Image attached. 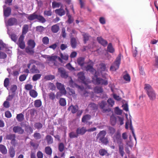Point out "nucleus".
<instances>
[{
    "label": "nucleus",
    "mask_w": 158,
    "mask_h": 158,
    "mask_svg": "<svg viewBox=\"0 0 158 158\" xmlns=\"http://www.w3.org/2000/svg\"><path fill=\"white\" fill-rule=\"evenodd\" d=\"M144 86V89L146 91L147 94L150 99L151 100H154L156 98V94L151 86L148 84H145Z\"/></svg>",
    "instance_id": "obj_1"
},
{
    "label": "nucleus",
    "mask_w": 158,
    "mask_h": 158,
    "mask_svg": "<svg viewBox=\"0 0 158 158\" xmlns=\"http://www.w3.org/2000/svg\"><path fill=\"white\" fill-rule=\"evenodd\" d=\"M27 19L30 21H32L35 19L38 20L39 22L44 23L46 22V20L42 15H38L35 13L29 15L27 17Z\"/></svg>",
    "instance_id": "obj_2"
},
{
    "label": "nucleus",
    "mask_w": 158,
    "mask_h": 158,
    "mask_svg": "<svg viewBox=\"0 0 158 158\" xmlns=\"http://www.w3.org/2000/svg\"><path fill=\"white\" fill-rule=\"evenodd\" d=\"M57 56H48L46 57L47 63L48 65L52 67L58 66L59 63L56 60Z\"/></svg>",
    "instance_id": "obj_3"
},
{
    "label": "nucleus",
    "mask_w": 158,
    "mask_h": 158,
    "mask_svg": "<svg viewBox=\"0 0 158 158\" xmlns=\"http://www.w3.org/2000/svg\"><path fill=\"white\" fill-rule=\"evenodd\" d=\"M121 54H118L116 58L115 61L110 66V71H114L118 69L121 62Z\"/></svg>",
    "instance_id": "obj_4"
},
{
    "label": "nucleus",
    "mask_w": 158,
    "mask_h": 158,
    "mask_svg": "<svg viewBox=\"0 0 158 158\" xmlns=\"http://www.w3.org/2000/svg\"><path fill=\"white\" fill-rule=\"evenodd\" d=\"M92 81L95 85H106L108 84V81L103 79L101 77L95 76V77L93 78Z\"/></svg>",
    "instance_id": "obj_5"
},
{
    "label": "nucleus",
    "mask_w": 158,
    "mask_h": 158,
    "mask_svg": "<svg viewBox=\"0 0 158 158\" xmlns=\"http://www.w3.org/2000/svg\"><path fill=\"white\" fill-rule=\"evenodd\" d=\"M114 142H116L118 144L122 143V140L121 138V134L118 131L116 132L112 136Z\"/></svg>",
    "instance_id": "obj_6"
},
{
    "label": "nucleus",
    "mask_w": 158,
    "mask_h": 158,
    "mask_svg": "<svg viewBox=\"0 0 158 158\" xmlns=\"http://www.w3.org/2000/svg\"><path fill=\"white\" fill-rule=\"evenodd\" d=\"M24 36L21 35L19 38L17 44L19 47L21 49H24L25 47V43L24 41Z\"/></svg>",
    "instance_id": "obj_7"
},
{
    "label": "nucleus",
    "mask_w": 158,
    "mask_h": 158,
    "mask_svg": "<svg viewBox=\"0 0 158 158\" xmlns=\"http://www.w3.org/2000/svg\"><path fill=\"white\" fill-rule=\"evenodd\" d=\"M106 105V102L104 101H102L99 103L100 108L102 109V112L103 113H108L111 112V109L109 108L106 109H104V108Z\"/></svg>",
    "instance_id": "obj_8"
},
{
    "label": "nucleus",
    "mask_w": 158,
    "mask_h": 158,
    "mask_svg": "<svg viewBox=\"0 0 158 158\" xmlns=\"http://www.w3.org/2000/svg\"><path fill=\"white\" fill-rule=\"evenodd\" d=\"M6 139L11 140L10 143L13 145L15 146L16 140L15 139L16 135L15 134H10L6 136Z\"/></svg>",
    "instance_id": "obj_9"
},
{
    "label": "nucleus",
    "mask_w": 158,
    "mask_h": 158,
    "mask_svg": "<svg viewBox=\"0 0 158 158\" xmlns=\"http://www.w3.org/2000/svg\"><path fill=\"white\" fill-rule=\"evenodd\" d=\"M57 88L59 89L64 95L66 94V91L65 89L64 85L62 83L57 82L56 83Z\"/></svg>",
    "instance_id": "obj_10"
},
{
    "label": "nucleus",
    "mask_w": 158,
    "mask_h": 158,
    "mask_svg": "<svg viewBox=\"0 0 158 158\" xmlns=\"http://www.w3.org/2000/svg\"><path fill=\"white\" fill-rule=\"evenodd\" d=\"M58 72L60 74L61 77L66 79L68 77V74L64 68L60 67L58 68Z\"/></svg>",
    "instance_id": "obj_11"
},
{
    "label": "nucleus",
    "mask_w": 158,
    "mask_h": 158,
    "mask_svg": "<svg viewBox=\"0 0 158 158\" xmlns=\"http://www.w3.org/2000/svg\"><path fill=\"white\" fill-rule=\"evenodd\" d=\"M13 131L15 133H17L20 135H22L24 132V130L19 126H15L13 128Z\"/></svg>",
    "instance_id": "obj_12"
},
{
    "label": "nucleus",
    "mask_w": 158,
    "mask_h": 158,
    "mask_svg": "<svg viewBox=\"0 0 158 158\" xmlns=\"http://www.w3.org/2000/svg\"><path fill=\"white\" fill-rule=\"evenodd\" d=\"M88 65L85 67V70L88 71H92L94 70L93 66L94 63L90 60H89L88 61L87 63Z\"/></svg>",
    "instance_id": "obj_13"
},
{
    "label": "nucleus",
    "mask_w": 158,
    "mask_h": 158,
    "mask_svg": "<svg viewBox=\"0 0 158 158\" xmlns=\"http://www.w3.org/2000/svg\"><path fill=\"white\" fill-rule=\"evenodd\" d=\"M69 85L71 87H76L79 89L80 91H82L84 90V88L83 87H81L79 85L76 84L74 82L72 79H71L69 82Z\"/></svg>",
    "instance_id": "obj_14"
},
{
    "label": "nucleus",
    "mask_w": 158,
    "mask_h": 158,
    "mask_svg": "<svg viewBox=\"0 0 158 158\" xmlns=\"http://www.w3.org/2000/svg\"><path fill=\"white\" fill-rule=\"evenodd\" d=\"M87 131V129L86 128L84 127H78L76 131V132L78 135H83Z\"/></svg>",
    "instance_id": "obj_15"
},
{
    "label": "nucleus",
    "mask_w": 158,
    "mask_h": 158,
    "mask_svg": "<svg viewBox=\"0 0 158 158\" xmlns=\"http://www.w3.org/2000/svg\"><path fill=\"white\" fill-rule=\"evenodd\" d=\"M9 26L16 25L18 24L17 19L15 18H11L9 19L7 22Z\"/></svg>",
    "instance_id": "obj_16"
},
{
    "label": "nucleus",
    "mask_w": 158,
    "mask_h": 158,
    "mask_svg": "<svg viewBox=\"0 0 158 158\" xmlns=\"http://www.w3.org/2000/svg\"><path fill=\"white\" fill-rule=\"evenodd\" d=\"M97 40L100 44L104 47L106 46L108 44L107 41L104 39L101 36L98 37Z\"/></svg>",
    "instance_id": "obj_17"
},
{
    "label": "nucleus",
    "mask_w": 158,
    "mask_h": 158,
    "mask_svg": "<svg viewBox=\"0 0 158 158\" xmlns=\"http://www.w3.org/2000/svg\"><path fill=\"white\" fill-rule=\"evenodd\" d=\"M77 76L79 80L81 81L84 84H85V77L84 76V74L83 72H80L79 73Z\"/></svg>",
    "instance_id": "obj_18"
},
{
    "label": "nucleus",
    "mask_w": 158,
    "mask_h": 158,
    "mask_svg": "<svg viewBox=\"0 0 158 158\" xmlns=\"http://www.w3.org/2000/svg\"><path fill=\"white\" fill-rule=\"evenodd\" d=\"M78 109V107L77 105L73 106L71 105L68 108V110L73 114H74L77 112Z\"/></svg>",
    "instance_id": "obj_19"
},
{
    "label": "nucleus",
    "mask_w": 158,
    "mask_h": 158,
    "mask_svg": "<svg viewBox=\"0 0 158 158\" xmlns=\"http://www.w3.org/2000/svg\"><path fill=\"white\" fill-rule=\"evenodd\" d=\"M55 13L58 15L61 16L64 15L65 14V12L64 9L61 6L60 8L59 9H57L55 10Z\"/></svg>",
    "instance_id": "obj_20"
},
{
    "label": "nucleus",
    "mask_w": 158,
    "mask_h": 158,
    "mask_svg": "<svg viewBox=\"0 0 158 158\" xmlns=\"http://www.w3.org/2000/svg\"><path fill=\"white\" fill-rule=\"evenodd\" d=\"M106 134V131L103 130L101 131L97 135L96 138L98 139H99V140L105 137V136Z\"/></svg>",
    "instance_id": "obj_21"
},
{
    "label": "nucleus",
    "mask_w": 158,
    "mask_h": 158,
    "mask_svg": "<svg viewBox=\"0 0 158 158\" xmlns=\"http://www.w3.org/2000/svg\"><path fill=\"white\" fill-rule=\"evenodd\" d=\"M11 9L10 7H7L3 10L4 15L6 17H8L11 14Z\"/></svg>",
    "instance_id": "obj_22"
},
{
    "label": "nucleus",
    "mask_w": 158,
    "mask_h": 158,
    "mask_svg": "<svg viewBox=\"0 0 158 158\" xmlns=\"http://www.w3.org/2000/svg\"><path fill=\"white\" fill-rule=\"evenodd\" d=\"M123 77L124 79L127 82H129L131 80V77L129 74L127 73V71H125L123 73Z\"/></svg>",
    "instance_id": "obj_23"
},
{
    "label": "nucleus",
    "mask_w": 158,
    "mask_h": 158,
    "mask_svg": "<svg viewBox=\"0 0 158 158\" xmlns=\"http://www.w3.org/2000/svg\"><path fill=\"white\" fill-rule=\"evenodd\" d=\"M124 147L123 143L118 144V151L121 156L123 157L124 154Z\"/></svg>",
    "instance_id": "obj_24"
},
{
    "label": "nucleus",
    "mask_w": 158,
    "mask_h": 158,
    "mask_svg": "<svg viewBox=\"0 0 158 158\" xmlns=\"http://www.w3.org/2000/svg\"><path fill=\"white\" fill-rule=\"evenodd\" d=\"M98 153L101 156H108L109 155V153L105 149H100L98 151Z\"/></svg>",
    "instance_id": "obj_25"
},
{
    "label": "nucleus",
    "mask_w": 158,
    "mask_h": 158,
    "mask_svg": "<svg viewBox=\"0 0 158 158\" xmlns=\"http://www.w3.org/2000/svg\"><path fill=\"white\" fill-rule=\"evenodd\" d=\"M60 29L59 27L57 24L53 25L51 27V30L52 33H57Z\"/></svg>",
    "instance_id": "obj_26"
},
{
    "label": "nucleus",
    "mask_w": 158,
    "mask_h": 158,
    "mask_svg": "<svg viewBox=\"0 0 158 158\" xmlns=\"http://www.w3.org/2000/svg\"><path fill=\"white\" fill-rule=\"evenodd\" d=\"M85 58L83 57H80L77 58V62L78 64L81 67H82L84 64Z\"/></svg>",
    "instance_id": "obj_27"
},
{
    "label": "nucleus",
    "mask_w": 158,
    "mask_h": 158,
    "mask_svg": "<svg viewBox=\"0 0 158 158\" xmlns=\"http://www.w3.org/2000/svg\"><path fill=\"white\" fill-rule=\"evenodd\" d=\"M88 107L90 108V110L94 111H96L98 109V105L93 102L90 103Z\"/></svg>",
    "instance_id": "obj_28"
},
{
    "label": "nucleus",
    "mask_w": 158,
    "mask_h": 158,
    "mask_svg": "<svg viewBox=\"0 0 158 158\" xmlns=\"http://www.w3.org/2000/svg\"><path fill=\"white\" fill-rule=\"evenodd\" d=\"M94 91L95 93L100 94L103 92V89L102 87L97 86L94 88Z\"/></svg>",
    "instance_id": "obj_29"
},
{
    "label": "nucleus",
    "mask_w": 158,
    "mask_h": 158,
    "mask_svg": "<svg viewBox=\"0 0 158 158\" xmlns=\"http://www.w3.org/2000/svg\"><path fill=\"white\" fill-rule=\"evenodd\" d=\"M34 48L27 46L25 49L26 52L29 55H33L34 53Z\"/></svg>",
    "instance_id": "obj_30"
},
{
    "label": "nucleus",
    "mask_w": 158,
    "mask_h": 158,
    "mask_svg": "<svg viewBox=\"0 0 158 158\" xmlns=\"http://www.w3.org/2000/svg\"><path fill=\"white\" fill-rule=\"evenodd\" d=\"M31 72L32 73H40V70L35 65H33L30 69Z\"/></svg>",
    "instance_id": "obj_31"
},
{
    "label": "nucleus",
    "mask_w": 158,
    "mask_h": 158,
    "mask_svg": "<svg viewBox=\"0 0 158 158\" xmlns=\"http://www.w3.org/2000/svg\"><path fill=\"white\" fill-rule=\"evenodd\" d=\"M29 29V25L28 24H25L23 26L22 30V34L21 35H25L28 31Z\"/></svg>",
    "instance_id": "obj_32"
},
{
    "label": "nucleus",
    "mask_w": 158,
    "mask_h": 158,
    "mask_svg": "<svg viewBox=\"0 0 158 158\" xmlns=\"http://www.w3.org/2000/svg\"><path fill=\"white\" fill-rule=\"evenodd\" d=\"M0 152L4 155L6 154L7 153V150L6 147L4 145L0 144Z\"/></svg>",
    "instance_id": "obj_33"
},
{
    "label": "nucleus",
    "mask_w": 158,
    "mask_h": 158,
    "mask_svg": "<svg viewBox=\"0 0 158 158\" xmlns=\"http://www.w3.org/2000/svg\"><path fill=\"white\" fill-rule=\"evenodd\" d=\"M45 152L48 155L51 156L52 153V150L49 146H47L44 149Z\"/></svg>",
    "instance_id": "obj_34"
},
{
    "label": "nucleus",
    "mask_w": 158,
    "mask_h": 158,
    "mask_svg": "<svg viewBox=\"0 0 158 158\" xmlns=\"http://www.w3.org/2000/svg\"><path fill=\"white\" fill-rule=\"evenodd\" d=\"M45 139L48 144H51L53 143V139L51 135H47L45 137Z\"/></svg>",
    "instance_id": "obj_35"
},
{
    "label": "nucleus",
    "mask_w": 158,
    "mask_h": 158,
    "mask_svg": "<svg viewBox=\"0 0 158 158\" xmlns=\"http://www.w3.org/2000/svg\"><path fill=\"white\" fill-rule=\"evenodd\" d=\"M91 116L89 114H86L82 118V122L83 123H85L87 121L90 120L91 119Z\"/></svg>",
    "instance_id": "obj_36"
},
{
    "label": "nucleus",
    "mask_w": 158,
    "mask_h": 158,
    "mask_svg": "<svg viewBox=\"0 0 158 158\" xmlns=\"http://www.w3.org/2000/svg\"><path fill=\"white\" fill-rule=\"evenodd\" d=\"M9 153L10 157H14L15 155V151L14 148L13 147L10 148L9 150Z\"/></svg>",
    "instance_id": "obj_37"
},
{
    "label": "nucleus",
    "mask_w": 158,
    "mask_h": 158,
    "mask_svg": "<svg viewBox=\"0 0 158 158\" xmlns=\"http://www.w3.org/2000/svg\"><path fill=\"white\" fill-rule=\"evenodd\" d=\"M28 47H31L32 48H34L35 45V41L32 40H29L27 42Z\"/></svg>",
    "instance_id": "obj_38"
},
{
    "label": "nucleus",
    "mask_w": 158,
    "mask_h": 158,
    "mask_svg": "<svg viewBox=\"0 0 158 158\" xmlns=\"http://www.w3.org/2000/svg\"><path fill=\"white\" fill-rule=\"evenodd\" d=\"M16 118L18 122H21L24 119V115L22 113L19 114H17Z\"/></svg>",
    "instance_id": "obj_39"
},
{
    "label": "nucleus",
    "mask_w": 158,
    "mask_h": 158,
    "mask_svg": "<svg viewBox=\"0 0 158 158\" xmlns=\"http://www.w3.org/2000/svg\"><path fill=\"white\" fill-rule=\"evenodd\" d=\"M42 105V102L40 99L36 100L34 101V105L35 107H40Z\"/></svg>",
    "instance_id": "obj_40"
},
{
    "label": "nucleus",
    "mask_w": 158,
    "mask_h": 158,
    "mask_svg": "<svg viewBox=\"0 0 158 158\" xmlns=\"http://www.w3.org/2000/svg\"><path fill=\"white\" fill-rule=\"evenodd\" d=\"M30 95L33 98H35L38 96V93L34 89H31L29 92Z\"/></svg>",
    "instance_id": "obj_41"
},
{
    "label": "nucleus",
    "mask_w": 158,
    "mask_h": 158,
    "mask_svg": "<svg viewBox=\"0 0 158 158\" xmlns=\"http://www.w3.org/2000/svg\"><path fill=\"white\" fill-rule=\"evenodd\" d=\"M71 44L73 48H75L76 47L77 41L76 38H72L70 40Z\"/></svg>",
    "instance_id": "obj_42"
},
{
    "label": "nucleus",
    "mask_w": 158,
    "mask_h": 158,
    "mask_svg": "<svg viewBox=\"0 0 158 158\" xmlns=\"http://www.w3.org/2000/svg\"><path fill=\"white\" fill-rule=\"evenodd\" d=\"M107 50L108 52L110 53H113L114 52V49L113 48L111 43L109 44L107 47Z\"/></svg>",
    "instance_id": "obj_43"
},
{
    "label": "nucleus",
    "mask_w": 158,
    "mask_h": 158,
    "mask_svg": "<svg viewBox=\"0 0 158 158\" xmlns=\"http://www.w3.org/2000/svg\"><path fill=\"white\" fill-rule=\"evenodd\" d=\"M25 131L27 133L31 134L33 132V129L30 126H27L25 128Z\"/></svg>",
    "instance_id": "obj_44"
},
{
    "label": "nucleus",
    "mask_w": 158,
    "mask_h": 158,
    "mask_svg": "<svg viewBox=\"0 0 158 158\" xmlns=\"http://www.w3.org/2000/svg\"><path fill=\"white\" fill-rule=\"evenodd\" d=\"M110 122L111 125L114 126L116 123V118L114 116H111L110 118Z\"/></svg>",
    "instance_id": "obj_45"
},
{
    "label": "nucleus",
    "mask_w": 158,
    "mask_h": 158,
    "mask_svg": "<svg viewBox=\"0 0 158 158\" xmlns=\"http://www.w3.org/2000/svg\"><path fill=\"white\" fill-rule=\"evenodd\" d=\"M48 96L50 99L53 101L56 98V95L53 92H51L48 94Z\"/></svg>",
    "instance_id": "obj_46"
},
{
    "label": "nucleus",
    "mask_w": 158,
    "mask_h": 158,
    "mask_svg": "<svg viewBox=\"0 0 158 158\" xmlns=\"http://www.w3.org/2000/svg\"><path fill=\"white\" fill-rule=\"evenodd\" d=\"M108 131L109 133L111 136L113 135L115 133V130L113 127H108Z\"/></svg>",
    "instance_id": "obj_47"
},
{
    "label": "nucleus",
    "mask_w": 158,
    "mask_h": 158,
    "mask_svg": "<svg viewBox=\"0 0 158 158\" xmlns=\"http://www.w3.org/2000/svg\"><path fill=\"white\" fill-rule=\"evenodd\" d=\"M69 136L70 138L72 139L77 138L78 135L77 133H75L74 132L72 131L69 133Z\"/></svg>",
    "instance_id": "obj_48"
},
{
    "label": "nucleus",
    "mask_w": 158,
    "mask_h": 158,
    "mask_svg": "<svg viewBox=\"0 0 158 158\" xmlns=\"http://www.w3.org/2000/svg\"><path fill=\"white\" fill-rule=\"evenodd\" d=\"M41 76V74H36L34 75L32 78V80L33 81H36L40 79Z\"/></svg>",
    "instance_id": "obj_49"
},
{
    "label": "nucleus",
    "mask_w": 158,
    "mask_h": 158,
    "mask_svg": "<svg viewBox=\"0 0 158 158\" xmlns=\"http://www.w3.org/2000/svg\"><path fill=\"white\" fill-rule=\"evenodd\" d=\"M64 149V145L63 143H60L58 144V149L60 152H63Z\"/></svg>",
    "instance_id": "obj_50"
},
{
    "label": "nucleus",
    "mask_w": 158,
    "mask_h": 158,
    "mask_svg": "<svg viewBox=\"0 0 158 158\" xmlns=\"http://www.w3.org/2000/svg\"><path fill=\"white\" fill-rule=\"evenodd\" d=\"M52 15V12L51 9L45 10L44 12V15L47 16H51Z\"/></svg>",
    "instance_id": "obj_51"
},
{
    "label": "nucleus",
    "mask_w": 158,
    "mask_h": 158,
    "mask_svg": "<svg viewBox=\"0 0 158 158\" xmlns=\"http://www.w3.org/2000/svg\"><path fill=\"white\" fill-rule=\"evenodd\" d=\"M59 103L61 106H64L66 105V101L65 99L63 98H60L59 100Z\"/></svg>",
    "instance_id": "obj_52"
},
{
    "label": "nucleus",
    "mask_w": 158,
    "mask_h": 158,
    "mask_svg": "<svg viewBox=\"0 0 158 158\" xmlns=\"http://www.w3.org/2000/svg\"><path fill=\"white\" fill-rule=\"evenodd\" d=\"M43 126L42 124L39 122L36 123L34 124L35 127L37 129H41L42 128Z\"/></svg>",
    "instance_id": "obj_53"
},
{
    "label": "nucleus",
    "mask_w": 158,
    "mask_h": 158,
    "mask_svg": "<svg viewBox=\"0 0 158 158\" xmlns=\"http://www.w3.org/2000/svg\"><path fill=\"white\" fill-rule=\"evenodd\" d=\"M103 144L107 145L109 143V141L108 139L106 137H104L102 139L99 140Z\"/></svg>",
    "instance_id": "obj_54"
},
{
    "label": "nucleus",
    "mask_w": 158,
    "mask_h": 158,
    "mask_svg": "<svg viewBox=\"0 0 158 158\" xmlns=\"http://www.w3.org/2000/svg\"><path fill=\"white\" fill-rule=\"evenodd\" d=\"M42 41L44 44L47 45L49 43V39L48 37L45 36L42 39Z\"/></svg>",
    "instance_id": "obj_55"
},
{
    "label": "nucleus",
    "mask_w": 158,
    "mask_h": 158,
    "mask_svg": "<svg viewBox=\"0 0 158 158\" xmlns=\"http://www.w3.org/2000/svg\"><path fill=\"white\" fill-rule=\"evenodd\" d=\"M61 3L60 2H52V7L53 8H55L56 7H59Z\"/></svg>",
    "instance_id": "obj_56"
},
{
    "label": "nucleus",
    "mask_w": 158,
    "mask_h": 158,
    "mask_svg": "<svg viewBox=\"0 0 158 158\" xmlns=\"http://www.w3.org/2000/svg\"><path fill=\"white\" fill-rule=\"evenodd\" d=\"M100 71H104L106 69V64L103 63H101L100 64Z\"/></svg>",
    "instance_id": "obj_57"
},
{
    "label": "nucleus",
    "mask_w": 158,
    "mask_h": 158,
    "mask_svg": "<svg viewBox=\"0 0 158 158\" xmlns=\"http://www.w3.org/2000/svg\"><path fill=\"white\" fill-rule=\"evenodd\" d=\"M82 35L83 36L84 43L85 44L86 41L88 40L89 36L88 34H87L86 33H85L83 34Z\"/></svg>",
    "instance_id": "obj_58"
},
{
    "label": "nucleus",
    "mask_w": 158,
    "mask_h": 158,
    "mask_svg": "<svg viewBox=\"0 0 158 158\" xmlns=\"http://www.w3.org/2000/svg\"><path fill=\"white\" fill-rule=\"evenodd\" d=\"M107 102L108 104L111 107H112L114 105V100L111 98H109L107 100Z\"/></svg>",
    "instance_id": "obj_59"
},
{
    "label": "nucleus",
    "mask_w": 158,
    "mask_h": 158,
    "mask_svg": "<svg viewBox=\"0 0 158 158\" xmlns=\"http://www.w3.org/2000/svg\"><path fill=\"white\" fill-rule=\"evenodd\" d=\"M10 38L13 41L16 42L17 41L18 37L15 34H12L10 35Z\"/></svg>",
    "instance_id": "obj_60"
},
{
    "label": "nucleus",
    "mask_w": 158,
    "mask_h": 158,
    "mask_svg": "<svg viewBox=\"0 0 158 158\" xmlns=\"http://www.w3.org/2000/svg\"><path fill=\"white\" fill-rule=\"evenodd\" d=\"M60 56L61 58L63 60H67L69 59V56L68 54H63L61 53L60 54Z\"/></svg>",
    "instance_id": "obj_61"
},
{
    "label": "nucleus",
    "mask_w": 158,
    "mask_h": 158,
    "mask_svg": "<svg viewBox=\"0 0 158 158\" xmlns=\"http://www.w3.org/2000/svg\"><path fill=\"white\" fill-rule=\"evenodd\" d=\"M44 30V27L41 26H39L36 27V30L39 32H42Z\"/></svg>",
    "instance_id": "obj_62"
},
{
    "label": "nucleus",
    "mask_w": 158,
    "mask_h": 158,
    "mask_svg": "<svg viewBox=\"0 0 158 158\" xmlns=\"http://www.w3.org/2000/svg\"><path fill=\"white\" fill-rule=\"evenodd\" d=\"M33 136L36 139H40L41 138L40 134L38 132L35 133L33 135Z\"/></svg>",
    "instance_id": "obj_63"
},
{
    "label": "nucleus",
    "mask_w": 158,
    "mask_h": 158,
    "mask_svg": "<svg viewBox=\"0 0 158 158\" xmlns=\"http://www.w3.org/2000/svg\"><path fill=\"white\" fill-rule=\"evenodd\" d=\"M66 68L71 71H73L75 69V68L72 66L70 63H69L66 64Z\"/></svg>",
    "instance_id": "obj_64"
}]
</instances>
